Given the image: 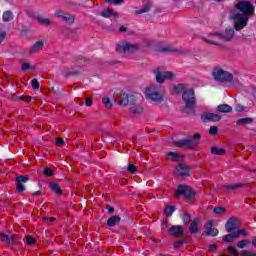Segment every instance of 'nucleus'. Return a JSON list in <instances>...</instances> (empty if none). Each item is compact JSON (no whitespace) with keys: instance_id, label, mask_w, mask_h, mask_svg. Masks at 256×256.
Returning <instances> with one entry per match:
<instances>
[{"instance_id":"obj_1","label":"nucleus","mask_w":256,"mask_h":256,"mask_svg":"<svg viewBox=\"0 0 256 256\" xmlns=\"http://www.w3.org/2000/svg\"><path fill=\"white\" fill-rule=\"evenodd\" d=\"M236 7L243 14L234 13L231 15V19L234 22V29H236V31H241V29H245L247 23H249L248 15H253L255 13V6L249 1H241Z\"/></svg>"},{"instance_id":"obj_2","label":"nucleus","mask_w":256,"mask_h":256,"mask_svg":"<svg viewBox=\"0 0 256 256\" xmlns=\"http://www.w3.org/2000/svg\"><path fill=\"white\" fill-rule=\"evenodd\" d=\"M145 97L152 103H163V99H165V90L161 87L153 85L149 86L145 89Z\"/></svg>"},{"instance_id":"obj_3","label":"nucleus","mask_w":256,"mask_h":256,"mask_svg":"<svg viewBox=\"0 0 256 256\" xmlns=\"http://www.w3.org/2000/svg\"><path fill=\"white\" fill-rule=\"evenodd\" d=\"M212 75L215 81H220L221 83H232V85H237L239 83V79L233 77L231 73L220 67L214 68Z\"/></svg>"},{"instance_id":"obj_4","label":"nucleus","mask_w":256,"mask_h":256,"mask_svg":"<svg viewBox=\"0 0 256 256\" xmlns=\"http://www.w3.org/2000/svg\"><path fill=\"white\" fill-rule=\"evenodd\" d=\"M233 35H235V31L233 28H227L224 34H220L218 32L212 33L210 35V39H205L206 43H211L212 45H221L218 40L220 41H231L233 39Z\"/></svg>"},{"instance_id":"obj_5","label":"nucleus","mask_w":256,"mask_h":256,"mask_svg":"<svg viewBox=\"0 0 256 256\" xmlns=\"http://www.w3.org/2000/svg\"><path fill=\"white\" fill-rule=\"evenodd\" d=\"M157 83L163 84L165 81H173L177 75L172 71L165 70V68H156L153 70Z\"/></svg>"},{"instance_id":"obj_6","label":"nucleus","mask_w":256,"mask_h":256,"mask_svg":"<svg viewBox=\"0 0 256 256\" xmlns=\"http://www.w3.org/2000/svg\"><path fill=\"white\" fill-rule=\"evenodd\" d=\"M182 99L186 105V113H193V109L195 108V91L193 89H186L182 94Z\"/></svg>"},{"instance_id":"obj_7","label":"nucleus","mask_w":256,"mask_h":256,"mask_svg":"<svg viewBox=\"0 0 256 256\" xmlns=\"http://www.w3.org/2000/svg\"><path fill=\"white\" fill-rule=\"evenodd\" d=\"M116 49L119 53H129L132 51H137V49H139V45L123 41L117 44Z\"/></svg>"},{"instance_id":"obj_8","label":"nucleus","mask_w":256,"mask_h":256,"mask_svg":"<svg viewBox=\"0 0 256 256\" xmlns=\"http://www.w3.org/2000/svg\"><path fill=\"white\" fill-rule=\"evenodd\" d=\"M201 138V135H199L198 133H196L192 138L190 139H184V140H180L177 145L179 147H184V148H189V147H193V145H199V139Z\"/></svg>"},{"instance_id":"obj_9","label":"nucleus","mask_w":256,"mask_h":256,"mask_svg":"<svg viewBox=\"0 0 256 256\" xmlns=\"http://www.w3.org/2000/svg\"><path fill=\"white\" fill-rule=\"evenodd\" d=\"M175 195L176 197H181V195H184V197L191 199L195 197V192H193V190L189 188V186L179 185Z\"/></svg>"},{"instance_id":"obj_10","label":"nucleus","mask_w":256,"mask_h":256,"mask_svg":"<svg viewBox=\"0 0 256 256\" xmlns=\"http://www.w3.org/2000/svg\"><path fill=\"white\" fill-rule=\"evenodd\" d=\"M241 227V222L236 218H230L226 223V230L228 233H235L234 231Z\"/></svg>"},{"instance_id":"obj_11","label":"nucleus","mask_w":256,"mask_h":256,"mask_svg":"<svg viewBox=\"0 0 256 256\" xmlns=\"http://www.w3.org/2000/svg\"><path fill=\"white\" fill-rule=\"evenodd\" d=\"M214 225H215V221L213 220L207 221L205 225L206 235H211L212 237H217V235H219V230H217V228H213Z\"/></svg>"},{"instance_id":"obj_12","label":"nucleus","mask_w":256,"mask_h":256,"mask_svg":"<svg viewBox=\"0 0 256 256\" xmlns=\"http://www.w3.org/2000/svg\"><path fill=\"white\" fill-rule=\"evenodd\" d=\"M55 17H60V19H63V21H66V23H73L75 21V17L69 13H65L62 10H58L55 12Z\"/></svg>"},{"instance_id":"obj_13","label":"nucleus","mask_w":256,"mask_h":256,"mask_svg":"<svg viewBox=\"0 0 256 256\" xmlns=\"http://www.w3.org/2000/svg\"><path fill=\"white\" fill-rule=\"evenodd\" d=\"M101 15H102V17L111 19V21H115V19H119V13H117L109 8L102 10Z\"/></svg>"},{"instance_id":"obj_14","label":"nucleus","mask_w":256,"mask_h":256,"mask_svg":"<svg viewBox=\"0 0 256 256\" xmlns=\"http://www.w3.org/2000/svg\"><path fill=\"white\" fill-rule=\"evenodd\" d=\"M168 235H171V237H181L183 235V227L172 226L168 229Z\"/></svg>"},{"instance_id":"obj_15","label":"nucleus","mask_w":256,"mask_h":256,"mask_svg":"<svg viewBox=\"0 0 256 256\" xmlns=\"http://www.w3.org/2000/svg\"><path fill=\"white\" fill-rule=\"evenodd\" d=\"M202 121H220L221 116L213 113H205L201 116Z\"/></svg>"},{"instance_id":"obj_16","label":"nucleus","mask_w":256,"mask_h":256,"mask_svg":"<svg viewBox=\"0 0 256 256\" xmlns=\"http://www.w3.org/2000/svg\"><path fill=\"white\" fill-rule=\"evenodd\" d=\"M174 175H189V166L180 164L174 171Z\"/></svg>"},{"instance_id":"obj_17","label":"nucleus","mask_w":256,"mask_h":256,"mask_svg":"<svg viewBox=\"0 0 256 256\" xmlns=\"http://www.w3.org/2000/svg\"><path fill=\"white\" fill-rule=\"evenodd\" d=\"M45 46V43L43 41L36 42L29 50L30 54L38 53V51H41L43 47Z\"/></svg>"},{"instance_id":"obj_18","label":"nucleus","mask_w":256,"mask_h":256,"mask_svg":"<svg viewBox=\"0 0 256 256\" xmlns=\"http://www.w3.org/2000/svg\"><path fill=\"white\" fill-rule=\"evenodd\" d=\"M167 159L168 161H183V155L177 152H168Z\"/></svg>"},{"instance_id":"obj_19","label":"nucleus","mask_w":256,"mask_h":256,"mask_svg":"<svg viewBox=\"0 0 256 256\" xmlns=\"http://www.w3.org/2000/svg\"><path fill=\"white\" fill-rule=\"evenodd\" d=\"M37 21L40 25H43L44 27H49V25H53V20L45 18L43 16H37Z\"/></svg>"},{"instance_id":"obj_20","label":"nucleus","mask_w":256,"mask_h":256,"mask_svg":"<svg viewBox=\"0 0 256 256\" xmlns=\"http://www.w3.org/2000/svg\"><path fill=\"white\" fill-rule=\"evenodd\" d=\"M199 219H194L189 227L190 233H198L199 232Z\"/></svg>"},{"instance_id":"obj_21","label":"nucleus","mask_w":256,"mask_h":256,"mask_svg":"<svg viewBox=\"0 0 256 256\" xmlns=\"http://www.w3.org/2000/svg\"><path fill=\"white\" fill-rule=\"evenodd\" d=\"M120 221H121V217L112 216L108 219L107 225H108V227H115L117 225V223H119Z\"/></svg>"},{"instance_id":"obj_22","label":"nucleus","mask_w":256,"mask_h":256,"mask_svg":"<svg viewBox=\"0 0 256 256\" xmlns=\"http://www.w3.org/2000/svg\"><path fill=\"white\" fill-rule=\"evenodd\" d=\"M217 111L220 113H231L233 111V108L227 104H221L217 107Z\"/></svg>"},{"instance_id":"obj_23","label":"nucleus","mask_w":256,"mask_h":256,"mask_svg":"<svg viewBox=\"0 0 256 256\" xmlns=\"http://www.w3.org/2000/svg\"><path fill=\"white\" fill-rule=\"evenodd\" d=\"M50 189L56 193V195H63V190H61V186L57 183H50Z\"/></svg>"},{"instance_id":"obj_24","label":"nucleus","mask_w":256,"mask_h":256,"mask_svg":"<svg viewBox=\"0 0 256 256\" xmlns=\"http://www.w3.org/2000/svg\"><path fill=\"white\" fill-rule=\"evenodd\" d=\"M121 100L120 105H129V96L124 91L120 92Z\"/></svg>"},{"instance_id":"obj_25","label":"nucleus","mask_w":256,"mask_h":256,"mask_svg":"<svg viewBox=\"0 0 256 256\" xmlns=\"http://www.w3.org/2000/svg\"><path fill=\"white\" fill-rule=\"evenodd\" d=\"M212 155H225V153H227V151L223 148H217V147H212L210 149Z\"/></svg>"},{"instance_id":"obj_26","label":"nucleus","mask_w":256,"mask_h":256,"mask_svg":"<svg viewBox=\"0 0 256 256\" xmlns=\"http://www.w3.org/2000/svg\"><path fill=\"white\" fill-rule=\"evenodd\" d=\"M3 21L6 23L9 21H13V12L11 11H5L2 16Z\"/></svg>"},{"instance_id":"obj_27","label":"nucleus","mask_w":256,"mask_h":256,"mask_svg":"<svg viewBox=\"0 0 256 256\" xmlns=\"http://www.w3.org/2000/svg\"><path fill=\"white\" fill-rule=\"evenodd\" d=\"M11 239H13V236L0 232V241H6V243H11Z\"/></svg>"},{"instance_id":"obj_28","label":"nucleus","mask_w":256,"mask_h":256,"mask_svg":"<svg viewBox=\"0 0 256 256\" xmlns=\"http://www.w3.org/2000/svg\"><path fill=\"white\" fill-rule=\"evenodd\" d=\"M235 239H237V237H235V232H232L231 235L223 236V241H225L226 243H233Z\"/></svg>"},{"instance_id":"obj_29","label":"nucleus","mask_w":256,"mask_h":256,"mask_svg":"<svg viewBox=\"0 0 256 256\" xmlns=\"http://www.w3.org/2000/svg\"><path fill=\"white\" fill-rule=\"evenodd\" d=\"M102 103H103L104 107H106V109H111V107H113V104L111 103V100L107 96H105L102 99Z\"/></svg>"},{"instance_id":"obj_30","label":"nucleus","mask_w":256,"mask_h":256,"mask_svg":"<svg viewBox=\"0 0 256 256\" xmlns=\"http://www.w3.org/2000/svg\"><path fill=\"white\" fill-rule=\"evenodd\" d=\"M165 215H168L169 217H171L173 215V213H175V207L173 206H167L164 210Z\"/></svg>"},{"instance_id":"obj_31","label":"nucleus","mask_w":256,"mask_h":256,"mask_svg":"<svg viewBox=\"0 0 256 256\" xmlns=\"http://www.w3.org/2000/svg\"><path fill=\"white\" fill-rule=\"evenodd\" d=\"M249 243H251V241H249V240H242V241H239L237 243V247L239 249H245V247H247V245H249Z\"/></svg>"},{"instance_id":"obj_32","label":"nucleus","mask_w":256,"mask_h":256,"mask_svg":"<svg viewBox=\"0 0 256 256\" xmlns=\"http://www.w3.org/2000/svg\"><path fill=\"white\" fill-rule=\"evenodd\" d=\"M252 119L251 118H242V119H239L237 121V125H245V124H249V123H252Z\"/></svg>"},{"instance_id":"obj_33","label":"nucleus","mask_w":256,"mask_h":256,"mask_svg":"<svg viewBox=\"0 0 256 256\" xmlns=\"http://www.w3.org/2000/svg\"><path fill=\"white\" fill-rule=\"evenodd\" d=\"M174 91H176V93H183V91H185V86L183 84H178L174 87Z\"/></svg>"},{"instance_id":"obj_34","label":"nucleus","mask_w":256,"mask_h":256,"mask_svg":"<svg viewBox=\"0 0 256 256\" xmlns=\"http://www.w3.org/2000/svg\"><path fill=\"white\" fill-rule=\"evenodd\" d=\"M27 181H29V178L27 176H19L16 178V182L17 183H27Z\"/></svg>"},{"instance_id":"obj_35","label":"nucleus","mask_w":256,"mask_h":256,"mask_svg":"<svg viewBox=\"0 0 256 256\" xmlns=\"http://www.w3.org/2000/svg\"><path fill=\"white\" fill-rule=\"evenodd\" d=\"M235 233V237H239V236H243V237H246V235H249V233H247V230L245 229H242V230H238Z\"/></svg>"},{"instance_id":"obj_36","label":"nucleus","mask_w":256,"mask_h":256,"mask_svg":"<svg viewBox=\"0 0 256 256\" xmlns=\"http://www.w3.org/2000/svg\"><path fill=\"white\" fill-rule=\"evenodd\" d=\"M16 189H17V191H19L20 193H23V191H25V185L21 184V182H17V184H16Z\"/></svg>"},{"instance_id":"obj_37","label":"nucleus","mask_w":256,"mask_h":256,"mask_svg":"<svg viewBox=\"0 0 256 256\" xmlns=\"http://www.w3.org/2000/svg\"><path fill=\"white\" fill-rule=\"evenodd\" d=\"M35 241H36V239L33 236H27L26 237V243L28 245H34Z\"/></svg>"},{"instance_id":"obj_38","label":"nucleus","mask_w":256,"mask_h":256,"mask_svg":"<svg viewBox=\"0 0 256 256\" xmlns=\"http://www.w3.org/2000/svg\"><path fill=\"white\" fill-rule=\"evenodd\" d=\"M228 252L231 253L232 255L239 256V252H237V249H235V247L233 246L228 247Z\"/></svg>"},{"instance_id":"obj_39","label":"nucleus","mask_w":256,"mask_h":256,"mask_svg":"<svg viewBox=\"0 0 256 256\" xmlns=\"http://www.w3.org/2000/svg\"><path fill=\"white\" fill-rule=\"evenodd\" d=\"M43 173H44V175H46V177H53V170H51L49 168H44Z\"/></svg>"},{"instance_id":"obj_40","label":"nucleus","mask_w":256,"mask_h":256,"mask_svg":"<svg viewBox=\"0 0 256 256\" xmlns=\"http://www.w3.org/2000/svg\"><path fill=\"white\" fill-rule=\"evenodd\" d=\"M226 189H229V190H235V189H239V187H241V184H232V185H226L225 186Z\"/></svg>"},{"instance_id":"obj_41","label":"nucleus","mask_w":256,"mask_h":256,"mask_svg":"<svg viewBox=\"0 0 256 256\" xmlns=\"http://www.w3.org/2000/svg\"><path fill=\"white\" fill-rule=\"evenodd\" d=\"M214 213H216V215H221V213H225V208L216 207V208H214Z\"/></svg>"},{"instance_id":"obj_42","label":"nucleus","mask_w":256,"mask_h":256,"mask_svg":"<svg viewBox=\"0 0 256 256\" xmlns=\"http://www.w3.org/2000/svg\"><path fill=\"white\" fill-rule=\"evenodd\" d=\"M182 221L187 224L191 221V216H189V214H183L182 215Z\"/></svg>"},{"instance_id":"obj_43","label":"nucleus","mask_w":256,"mask_h":256,"mask_svg":"<svg viewBox=\"0 0 256 256\" xmlns=\"http://www.w3.org/2000/svg\"><path fill=\"white\" fill-rule=\"evenodd\" d=\"M219 133V128L217 126L210 127V135H217Z\"/></svg>"},{"instance_id":"obj_44","label":"nucleus","mask_w":256,"mask_h":256,"mask_svg":"<svg viewBox=\"0 0 256 256\" xmlns=\"http://www.w3.org/2000/svg\"><path fill=\"white\" fill-rule=\"evenodd\" d=\"M106 3H110L111 5H119V3H123V0H105Z\"/></svg>"},{"instance_id":"obj_45","label":"nucleus","mask_w":256,"mask_h":256,"mask_svg":"<svg viewBox=\"0 0 256 256\" xmlns=\"http://www.w3.org/2000/svg\"><path fill=\"white\" fill-rule=\"evenodd\" d=\"M131 112L134 113V115H137V114L143 112V108H141V107L132 108V109H131Z\"/></svg>"},{"instance_id":"obj_46","label":"nucleus","mask_w":256,"mask_h":256,"mask_svg":"<svg viewBox=\"0 0 256 256\" xmlns=\"http://www.w3.org/2000/svg\"><path fill=\"white\" fill-rule=\"evenodd\" d=\"M128 171L130 173H135V171H137V167H135V165H133V164H129L128 165Z\"/></svg>"},{"instance_id":"obj_47","label":"nucleus","mask_w":256,"mask_h":256,"mask_svg":"<svg viewBox=\"0 0 256 256\" xmlns=\"http://www.w3.org/2000/svg\"><path fill=\"white\" fill-rule=\"evenodd\" d=\"M32 87L33 89H39V82L37 81V79L32 80Z\"/></svg>"},{"instance_id":"obj_48","label":"nucleus","mask_w":256,"mask_h":256,"mask_svg":"<svg viewBox=\"0 0 256 256\" xmlns=\"http://www.w3.org/2000/svg\"><path fill=\"white\" fill-rule=\"evenodd\" d=\"M149 7H151L150 4H146L145 7L140 10L138 13H147V11H149Z\"/></svg>"},{"instance_id":"obj_49","label":"nucleus","mask_w":256,"mask_h":256,"mask_svg":"<svg viewBox=\"0 0 256 256\" xmlns=\"http://www.w3.org/2000/svg\"><path fill=\"white\" fill-rule=\"evenodd\" d=\"M235 111H238L239 113H241V112L245 111V107L238 104L235 107Z\"/></svg>"},{"instance_id":"obj_50","label":"nucleus","mask_w":256,"mask_h":256,"mask_svg":"<svg viewBox=\"0 0 256 256\" xmlns=\"http://www.w3.org/2000/svg\"><path fill=\"white\" fill-rule=\"evenodd\" d=\"M85 105L86 107H91V105H93V100L91 98H86Z\"/></svg>"},{"instance_id":"obj_51","label":"nucleus","mask_w":256,"mask_h":256,"mask_svg":"<svg viewBox=\"0 0 256 256\" xmlns=\"http://www.w3.org/2000/svg\"><path fill=\"white\" fill-rule=\"evenodd\" d=\"M63 143H64L63 138H57V139H56V145H57V147H61V145H63Z\"/></svg>"},{"instance_id":"obj_52","label":"nucleus","mask_w":256,"mask_h":256,"mask_svg":"<svg viewBox=\"0 0 256 256\" xmlns=\"http://www.w3.org/2000/svg\"><path fill=\"white\" fill-rule=\"evenodd\" d=\"M7 37V33L5 31L0 32V43Z\"/></svg>"},{"instance_id":"obj_53","label":"nucleus","mask_w":256,"mask_h":256,"mask_svg":"<svg viewBox=\"0 0 256 256\" xmlns=\"http://www.w3.org/2000/svg\"><path fill=\"white\" fill-rule=\"evenodd\" d=\"M217 244H212L209 246V251L213 252V251H216L217 250Z\"/></svg>"},{"instance_id":"obj_54","label":"nucleus","mask_w":256,"mask_h":256,"mask_svg":"<svg viewBox=\"0 0 256 256\" xmlns=\"http://www.w3.org/2000/svg\"><path fill=\"white\" fill-rule=\"evenodd\" d=\"M241 256H253V252L251 251H244L241 253Z\"/></svg>"},{"instance_id":"obj_55","label":"nucleus","mask_w":256,"mask_h":256,"mask_svg":"<svg viewBox=\"0 0 256 256\" xmlns=\"http://www.w3.org/2000/svg\"><path fill=\"white\" fill-rule=\"evenodd\" d=\"M181 245H183V242H181V241L175 242L174 249H179V247H181Z\"/></svg>"},{"instance_id":"obj_56","label":"nucleus","mask_w":256,"mask_h":256,"mask_svg":"<svg viewBox=\"0 0 256 256\" xmlns=\"http://www.w3.org/2000/svg\"><path fill=\"white\" fill-rule=\"evenodd\" d=\"M20 99L22 101H27V102L31 101V97H29V96H22V97H20Z\"/></svg>"},{"instance_id":"obj_57","label":"nucleus","mask_w":256,"mask_h":256,"mask_svg":"<svg viewBox=\"0 0 256 256\" xmlns=\"http://www.w3.org/2000/svg\"><path fill=\"white\" fill-rule=\"evenodd\" d=\"M29 69V64L28 63H24L23 65H22V70L23 71H27Z\"/></svg>"},{"instance_id":"obj_58","label":"nucleus","mask_w":256,"mask_h":256,"mask_svg":"<svg viewBox=\"0 0 256 256\" xmlns=\"http://www.w3.org/2000/svg\"><path fill=\"white\" fill-rule=\"evenodd\" d=\"M127 29L125 28V26H121L120 27V31L123 33V32H125Z\"/></svg>"},{"instance_id":"obj_59","label":"nucleus","mask_w":256,"mask_h":256,"mask_svg":"<svg viewBox=\"0 0 256 256\" xmlns=\"http://www.w3.org/2000/svg\"><path fill=\"white\" fill-rule=\"evenodd\" d=\"M114 211H115V209L113 207L108 208V212L113 213Z\"/></svg>"},{"instance_id":"obj_60","label":"nucleus","mask_w":256,"mask_h":256,"mask_svg":"<svg viewBox=\"0 0 256 256\" xmlns=\"http://www.w3.org/2000/svg\"><path fill=\"white\" fill-rule=\"evenodd\" d=\"M252 244H253L254 247L256 248V238H254V239L252 240Z\"/></svg>"},{"instance_id":"obj_61","label":"nucleus","mask_w":256,"mask_h":256,"mask_svg":"<svg viewBox=\"0 0 256 256\" xmlns=\"http://www.w3.org/2000/svg\"><path fill=\"white\" fill-rule=\"evenodd\" d=\"M48 221H55V218L50 217V218H48Z\"/></svg>"},{"instance_id":"obj_62","label":"nucleus","mask_w":256,"mask_h":256,"mask_svg":"<svg viewBox=\"0 0 256 256\" xmlns=\"http://www.w3.org/2000/svg\"><path fill=\"white\" fill-rule=\"evenodd\" d=\"M35 195H41V191H37Z\"/></svg>"},{"instance_id":"obj_63","label":"nucleus","mask_w":256,"mask_h":256,"mask_svg":"<svg viewBox=\"0 0 256 256\" xmlns=\"http://www.w3.org/2000/svg\"><path fill=\"white\" fill-rule=\"evenodd\" d=\"M217 1H221V0H217Z\"/></svg>"}]
</instances>
